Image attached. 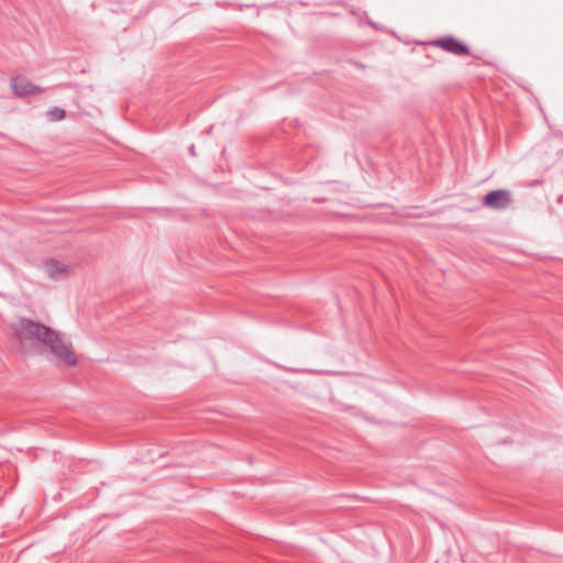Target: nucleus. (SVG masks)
Wrapping results in <instances>:
<instances>
[{"label": "nucleus", "instance_id": "nucleus-1", "mask_svg": "<svg viewBox=\"0 0 563 563\" xmlns=\"http://www.w3.org/2000/svg\"><path fill=\"white\" fill-rule=\"evenodd\" d=\"M14 338L23 352H35L40 347L49 350L58 366L70 365V350L63 342L59 333L41 322L29 318H19L10 324Z\"/></svg>", "mask_w": 563, "mask_h": 563}, {"label": "nucleus", "instance_id": "nucleus-5", "mask_svg": "<svg viewBox=\"0 0 563 563\" xmlns=\"http://www.w3.org/2000/svg\"><path fill=\"white\" fill-rule=\"evenodd\" d=\"M439 46L459 55L465 54L467 52L466 47L454 38L442 40L439 42Z\"/></svg>", "mask_w": 563, "mask_h": 563}, {"label": "nucleus", "instance_id": "nucleus-3", "mask_svg": "<svg viewBox=\"0 0 563 563\" xmlns=\"http://www.w3.org/2000/svg\"><path fill=\"white\" fill-rule=\"evenodd\" d=\"M11 86L18 97L34 96L43 92L41 87L35 86L24 78L13 79Z\"/></svg>", "mask_w": 563, "mask_h": 563}, {"label": "nucleus", "instance_id": "nucleus-4", "mask_svg": "<svg viewBox=\"0 0 563 563\" xmlns=\"http://www.w3.org/2000/svg\"><path fill=\"white\" fill-rule=\"evenodd\" d=\"M44 269L52 278H57L67 273V266L53 258L44 263Z\"/></svg>", "mask_w": 563, "mask_h": 563}, {"label": "nucleus", "instance_id": "nucleus-2", "mask_svg": "<svg viewBox=\"0 0 563 563\" xmlns=\"http://www.w3.org/2000/svg\"><path fill=\"white\" fill-rule=\"evenodd\" d=\"M483 202L485 207L493 210L507 209L512 202V195L507 189L492 190L484 196Z\"/></svg>", "mask_w": 563, "mask_h": 563}, {"label": "nucleus", "instance_id": "nucleus-6", "mask_svg": "<svg viewBox=\"0 0 563 563\" xmlns=\"http://www.w3.org/2000/svg\"><path fill=\"white\" fill-rule=\"evenodd\" d=\"M46 114L49 121H57L66 118V111L58 107L51 109Z\"/></svg>", "mask_w": 563, "mask_h": 563}]
</instances>
